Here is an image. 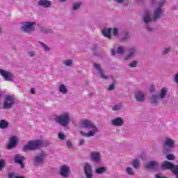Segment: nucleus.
I'll list each match as a JSON object with an SVG mask.
<instances>
[{
    "label": "nucleus",
    "instance_id": "nucleus-1",
    "mask_svg": "<svg viewBox=\"0 0 178 178\" xmlns=\"http://www.w3.org/2000/svg\"><path fill=\"white\" fill-rule=\"evenodd\" d=\"M80 127L81 129H88L89 130L87 133L80 131L79 134L82 137H86V138H90V137H94L97 133L99 132V129L97 125H95L90 120H83L81 122Z\"/></svg>",
    "mask_w": 178,
    "mask_h": 178
},
{
    "label": "nucleus",
    "instance_id": "nucleus-2",
    "mask_svg": "<svg viewBox=\"0 0 178 178\" xmlns=\"http://www.w3.org/2000/svg\"><path fill=\"white\" fill-rule=\"evenodd\" d=\"M49 142L46 140H30L24 147V151H35L42 148V147H49Z\"/></svg>",
    "mask_w": 178,
    "mask_h": 178
},
{
    "label": "nucleus",
    "instance_id": "nucleus-3",
    "mask_svg": "<svg viewBox=\"0 0 178 178\" xmlns=\"http://www.w3.org/2000/svg\"><path fill=\"white\" fill-rule=\"evenodd\" d=\"M70 116H72V114H70V113L63 112L60 115L55 118V122L63 127H67V126H69V123L72 122Z\"/></svg>",
    "mask_w": 178,
    "mask_h": 178
},
{
    "label": "nucleus",
    "instance_id": "nucleus-4",
    "mask_svg": "<svg viewBox=\"0 0 178 178\" xmlns=\"http://www.w3.org/2000/svg\"><path fill=\"white\" fill-rule=\"evenodd\" d=\"M163 153L165 154H170L171 151L170 148H175V147H176V140L169 137H166L163 141Z\"/></svg>",
    "mask_w": 178,
    "mask_h": 178
},
{
    "label": "nucleus",
    "instance_id": "nucleus-5",
    "mask_svg": "<svg viewBox=\"0 0 178 178\" xmlns=\"http://www.w3.org/2000/svg\"><path fill=\"white\" fill-rule=\"evenodd\" d=\"M35 22H23L21 25V30L27 34H31L35 30Z\"/></svg>",
    "mask_w": 178,
    "mask_h": 178
},
{
    "label": "nucleus",
    "instance_id": "nucleus-6",
    "mask_svg": "<svg viewBox=\"0 0 178 178\" xmlns=\"http://www.w3.org/2000/svg\"><path fill=\"white\" fill-rule=\"evenodd\" d=\"M93 67L97 72L99 79H102V80H108L109 77L105 74V70L102 68L101 64L94 63Z\"/></svg>",
    "mask_w": 178,
    "mask_h": 178
},
{
    "label": "nucleus",
    "instance_id": "nucleus-7",
    "mask_svg": "<svg viewBox=\"0 0 178 178\" xmlns=\"http://www.w3.org/2000/svg\"><path fill=\"white\" fill-rule=\"evenodd\" d=\"M15 102H16V99H15V97L13 95H7L3 102V108L10 109L11 108H13Z\"/></svg>",
    "mask_w": 178,
    "mask_h": 178
},
{
    "label": "nucleus",
    "instance_id": "nucleus-8",
    "mask_svg": "<svg viewBox=\"0 0 178 178\" xmlns=\"http://www.w3.org/2000/svg\"><path fill=\"white\" fill-rule=\"evenodd\" d=\"M161 168L162 169L172 170V173L177 175L178 178V165H175L174 163L169 161H164L161 165Z\"/></svg>",
    "mask_w": 178,
    "mask_h": 178
},
{
    "label": "nucleus",
    "instance_id": "nucleus-9",
    "mask_svg": "<svg viewBox=\"0 0 178 178\" xmlns=\"http://www.w3.org/2000/svg\"><path fill=\"white\" fill-rule=\"evenodd\" d=\"M47 158V152H42L38 155L35 156L33 159V163L35 166L40 165H44V160Z\"/></svg>",
    "mask_w": 178,
    "mask_h": 178
},
{
    "label": "nucleus",
    "instance_id": "nucleus-10",
    "mask_svg": "<svg viewBox=\"0 0 178 178\" xmlns=\"http://www.w3.org/2000/svg\"><path fill=\"white\" fill-rule=\"evenodd\" d=\"M155 19H154V17L152 15L151 12L148 10H145L143 15V23H145V24H150Z\"/></svg>",
    "mask_w": 178,
    "mask_h": 178
},
{
    "label": "nucleus",
    "instance_id": "nucleus-11",
    "mask_svg": "<svg viewBox=\"0 0 178 178\" xmlns=\"http://www.w3.org/2000/svg\"><path fill=\"white\" fill-rule=\"evenodd\" d=\"M59 173L62 177L67 178L69 177V175L72 173L70 170V167L67 165H63L60 167Z\"/></svg>",
    "mask_w": 178,
    "mask_h": 178
},
{
    "label": "nucleus",
    "instance_id": "nucleus-12",
    "mask_svg": "<svg viewBox=\"0 0 178 178\" xmlns=\"http://www.w3.org/2000/svg\"><path fill=\"white\" fill-rule=\"evenodd\" d=\"M136 54H137V48L134 47H129L127 50V54L124 57V59L125 60H129V59H132V58H134V56H136Z\"/></svg>",
    "mask_w": 178,
    "mask_h": 178
},
{
    "label": "nucleus",
    "instance_id": "nucleus-13",
    "mask_svg": "<svg viewBox=\"0 0 178 178\" xmlns=\"http://www.w3.org/2000/svg\"><path fill=\"white\" fill-rule=\"evenodd\" d=\"M0 74L6 81H13L15 76L12 72L4 70H0Z\"/></svg>",
    "mask_w": 178,
    "mask_h": 178
},
{
    "label": "nucleus",
    "instance_id": "nucleus-14",
    "mask_svg": "<svg viewBox=\"0 0 178 178\" xmlns=\"http://www.w3.org/2000/svg\"><path fill=\"white\" fill-rule=\"evenodd\" d=\"M134 96L137 102H144L145 101V93L143 90L135 91Z\"/></svg>",
    "mask_w": 178,
    "mask_h": 178
},
{
    "label": "nucleus",
    "instance_id": "nucleus-15",
    "mask_svg": "<svg viewBox=\"0 0 178 178\" xmlns=\"http://www.w3.org/2000/svg\"><path fill=\"white\" fill-rule=\"evenodd\" d=\"M111 124L115 127H120L124 124V120L122 117L115 118L111 120Z\"/></svg>",
    "mask_w": 178,
    "mask_h": 178
},
{
    "label": "nucleus",
    "instance_id": "nucleus-16",
    "mask_svg": "<svg viewBox=\"0 0 178 178\" xmlns=\"http://www.w3.org/2000/svg\"><path fill=\"white\" fill-rule=\"evenodd\" d=\"M86 178H92V166L88 163H86L83 166Z\"/></svg>",
    "mask_w": 178,
    "mask_h": 178
},
{
    "label": "nucleus",
    "instance_id": "nucleus-17",
    "mask_svg": "<svg viewBox=\"0 0 178 178\" xmlns=\"http://www.w3.org/2000/svg\"><path fill=\"white\" fill-rule=\"evenodd\" d=\"M90 159L95 163H98L101 161V153L99 152H92L90 153Z\"/></svg>",
    "mask_w": 178,
    "mask_h": 178
},
{
    "label": "nucleus",
    "instance_id": "nucleus-18",
    "mask_svg": "<svg viewBox=\"0 0 178 178\" xmlns=\"http://www.w3.org/2000/svg\"><path fill=\"white\" fill-rule=\"evenodd\" d=\"M19 141V138H17V136H13L10 139V142L8 145L7 146L8 149H12V148H15L16 145H17V143Z\"/></svg>",
    "mask_w": 178,
    "mask_h": 178
},
{
    "label": "nucleus",
    "instance_id": "nucleus-19",
    "mask_svg": "<svg viewBox=\"0 0 178 178\" xmlns=\"http://www.w3.org/2000/svg\"><path fill=\"white\" fill-rule=\"evenodd\" d=\"M24 159H26V158L23 156H20L19 154H16L15 156V163H18L22 169L24 168V163H23V161H24Z\"/></svg>",
    "mask_w": 178,
    "mask_h": 178
},
{
    "label": "nucleus",
    "instance_id": "nucleus-20",
    "mask_svg": "<svg viewBox=\"0 0 178 178\" xmlns=\"http://www.w3.org/2000/svg\"><path fill=\"white\" fill-rule=\"evenodd\" d=\"M162 13H163V9L159 8H156L154 11V20L156 22V20H158V19L161 18V16H162Z\"/></svg>",
    "mask_w": 178,
    "mask_h": 178
},
{
    "label": "nucleus",
    "instance_id": "nucleus-21",
    "mask_svg": "<svg viewBox=\"0 0 178 178\" xmlns=\"http://www.w3.org/2000/svg\"><path fill=\"white\" fill-rule=\"evenodd\" d=\"M159 166V163L154 161H149L145 165V168H146V169H156Z\"/></svg>",
    "mask_w": 178,
    "mask_h": 178
},
{
    "label": "nucleus",
    "instance_id": "nucleus-22",
    "mask_svg": "<svg viewBox=\"0 0 178 178\" xmlns=\"http://www.w3.org/2000/svg\"><path fill=\"white\" fill-rule=\"evenodd\" d=\"M38 5L42 8H51V6H52V2L49 0H40Z\"/></svg>",
    "mask_w": 178,
    "mask_h": 178
},
{
    "label": "nucleus",
    "instance_id": "nucleus-23",
    "mask_svg": "<svg viewBox=\"0 0 178 178\" xmlns=\"http://www.w3.org/2000/svg\"><path fill=\"white\" fill-rule=\"evenodd\" d=\"M112 29L111 28H104L102 30V35L104 37H106V38H108V40H111V38H112Z\"/></svg>",
    "mask_w": 178,
    "mask_h": 178
},
{
    "label": "nucleus",
    "instance_id": "nucleus-24",
    "mask_svg": "<svg viewBox=\"0 0 178 178\" xmlns=\"http://www.w3.org/2000/svg\"><path fill=\"white\" fill-rule=\"evenodd\" d=\"M124 172L128 176H134L136 175V170L131 166H127Z\"/></svg>",
    "mask_w": 178,
    "mask_h": 178
},
{
    "label": "nucleus",
    "instance_id": "nucleus-25",
    "mask_svg": "<svg viewBox=\"0 0 178 178\" xmlns=\"http://www.w3.org/2000/svg\"><path fill=\"white\" fill-rule=\"evenodd\" d=\"M161 99H162L159 95H153L150 99L151 104H155L156 105H158L159 102H161Z\"/></svg>",
    "mask_w": 178,
    "mask_h": 178
},
{
    "label": "nucleus",
    "instance_id": "nucleus-26",
    "mask_svg": "<svg viewBox=\"0 0 178 178\" xmlns=\"http://www.w3.org/2000/svg\"><path fill=\"white\" fill-rule=\"evenodd\" d=\"M58 92L63 95H66V94L69 92V91L67 90V88L64 84L60 85V86L58 87Z\"/></svg>",
    "mask_w": 178,
    "mask_h": 178
},
{
    "label": "nucleus",
    "instance_id": "nucleus-27",
    "mask_svg": "<svg viewBox=\"0 0 178 178\" xmlns=\"http://www.w3.org/2000/svg\"><path fill=\"white\" fill-rule=\"evenodd\" d=\"M131 165L134 168V169H138L141 165V161L138 159H134L131 162Z\"/></svg>",
    "mask_w": 178,
    "mask_h": 178
},
{
    "label": "nucleus",
    "instance_id": "nucleus-28",
    "mask_svg": "<svg viewBox=\"0 0 178 178\" xmlns=\"http://www.w3.org/2000/svg\"><path fill=\"white\" fill-rule=\"evenodd\" d=\"M122 108L123 103H118L112 107V111H113L114 112H118V111H121Z\"/></svg>",
    "mask_w": 178,
    "mask_h": 178
},
{
    "label": "nucleus",
    "instance_id": "nucleus-29",
    "mask_svg": "<svg viewBox=\"0 0 178 178\" xmlns=\"http://www.w3.org/2000/svg\"><path fill=\"white\" fill-rule=\"evenodd\" d=\"M38 44H40V47H42L43 51L44 52H49L51 51V47L47 45V44L42 42H38Z\"/></svg>",
    "mask_w": 178,
    "mask_h": 178
},
{
    "label": "nucleus",
    "instance_id": "nucleus-30",
    "mask_svg": "<svg viewBox=\"0 0 178 178\" xmlns=\"http://www.w3.org/2000/svg\"><path fill=\"white\" fill-rule=\"evenodd\" d=\"M9 126V122H8V121L5 120H0V129H8Z\"/></svg>",
    "mask_w": 178,
    "mask_h": 178
},
{
    "label": "nucleus",
    "instance_id": "nucleus-31",
    "mask_svg": "<svg viewBox=\"0 0 178 178\" xmlns=\"http://www.w3.org/2000/svg\"><path fill=\"white\" fill-rule=\"evenodd\" d=\"M167 94H168V88H163L161 89V91L160 94L159 95V97H160V98L161 99H164V98H165V97H166Z\"/></svg>",
    "mask_w": 178,
    "mask_h": 178
},
{
    "label": "nucleus",
    "instance_id": "nucleus-32",
    "mask_svg": "<svg viewBox=\"0 0 178 178\" xmlns=\"http://www.w3.org/2000/svg\"><path fill=\"white\" fill-rule=\"evenodd\" d=\"M63 63L65 65V66H67V67H70L73 66V60L72 59L64 60L63 61Z\"/></svg>",
    "mask_w": 178,
    "mask_h": 178
},
{
    "label": "nucleus",
    "instance_id": "nucleus-33",
    "mask_svg": "<svg viewBox=\"0 0 178 178\" xmlns=\"http://www.w3.org/2000/svg\"><path fill=\"white\" fill-rule=\"evenodd\" d=\"M105 172H106V168H105L104 167H99L96 168L95 170V172L97 175H102V173H105Z\"/></svg>",
    "mask_w": 178,
    "mask_h": 178
},
{
    "label": "nucleus",
    "instance_id": "nucleus-34",
    "mask_svg": "<svg viewBox=\"0 0 178 178\" xmlns=\"http://www.w3.org/2000/svg\"><path fill=\"white\" fill-rule=\"evenodd\" d=\"M145 29L147 33H152L154 31V28H152V25L150 24H145Z\"/></svg>",
    "mask_w": 178,
    "mask_h": 178
},
{
    "label": "nucleus",
    "instance_id": "nucleus-35",
    "mask_svg": "<svg viewBox=\"0 0 178 178\" xmlns=\"http://www.w3.org/2000/svg\"><path fill=\"white\" fill-rule=\"evenodd\" d=\"M81 6V2H76L72 6L73 10H79V8Z\"/></svg>",
    "mask_w": 178,
    "mask_h": 178
},
{
    "label": "nucleus",
    "instance_id": "nucleus-36",
    "mask_svg": "<svg viewBox=\"0 0 178 178\" xmlns=\"http://www.w3.org/2000/svg\"><path fill=\"white\" fill-rule=\"evenodd\" d=\"M129 67H137L138 66V61L133 60L128 65Z\"/></svg>",
    "mask_w": 178,
    "mask_h": 178
},
{
    "label": "nucleus",
    "instance_id": "nucleus-37",
    "mask_svg": "<svg viewBox=\"0 0 178 178\" xmlns=\"http://www.w3.org/2000/svg\"><path fill=\"white\" fill-rule=\"evenodd\" d=\"M111 31H113L114 37H119V29L118 28L111 29Z\"/></svg>",
    "mask_w": 178,
    "mask_h": 178
},
{
    "label": "nucleus",
    "instance_id": "nucleus-38",
    "mask_svg": "<svg viewBox=\"0 0 178 178\" xmlns=\"http://www.w3.org/2000/svg\"><path fill=\"white\" fill-rule=\"evenodd\" d=\"M27 55L28 56H29L30 58H34V56H35L36 54L35 51L33 50H29L27 51Z\"/></svg>",
    "mask_w": 178,
    "mask_h": 178
},
{
    "label": "nucleus",
    "instance_id": "nucleus-39",
    "mask_svg": "<svg viewBox=\"0 0 178 178\" xmlns=\"http://www.w3.org/2000/svg\"><path fill=\"white\" fill-rule=\"evenodd\" d=\"M165 3H166V0H160L157 3V4H158L157 8H161V9H162V7L165 5Z\"/></svg>",
    "mask_w": 178,
    "mask_h": 178
},
{
    "label": "nucleus",
    "instance_id": "nucleus-40",
    "mask_svg": "<svg viewBox=\"0 0 178 178\" xmlns=\"http://www.w3.org/2000/svg\"><path fill=\"white\" fill-rule=\"evenodd\" d=\"M124 48H123L122 47H120V46L118 47L117 53L119 55H122V54H124Z\"/></svg>",
    "mask_w": 178,
    "mask_h": 178
},
{
    "label": "nucleus",
    "instance_id": "nucleus-41",
    "mask_svg": "<svg viewBox=\"0 0 178 178\" xmlns=\"http://www.w3.org/2000/svg\"><path fill=\"white\" fill-rule=\"evenodd\" d=\"M170 50H171L170 47H165V48H164L163 49V51H162L163 55H168V54L169 52H170Z\"/></svg>",
    "mask_w": 178,
    "mask_h": 178
},
{
    "label": "nucleus",
    "instance_id": "nucleus-42",
    "mask_svg": "<svg viewBox=\"0 0 178 178\" xmlns=\"http://www.w3.org/2000/svg\"><path fill=\"white\" fill-rule=\"evenodd\" d=\"M5 165H6L5 160L1 159L0 160V170H2V168H5Z\"/></svg>",
    "mask_w": 178,
    "mask_h": 178
},
{
    "label": "nucleus",
    "instance_id": "nucleus-43",
    "mask_svg": "<svg viewBox=\"0 0 178 178\" xmlns=\"http://www.w3.org/2000/svg\"><path fill=\"white\" fill-rule=\"evenodd\" d=\"M58 138H60V140H66V136L63 133H58Z\"/></svg>",
    "mask_w": 178,
    "mask_h": 178
},
{
    "label": "nucleus",
    "instance_id": "nucleus-44",
    "mask_svg": "<svg viewBox=\"0 0 178 178\" xmlns=\"http://www.w3.org/2000/svg\"><path fill=\"white\" fill-rule=\"evenodd\" d=\"M84 144H86V139L84 138L79 139V147H81V145H84Z\"/></svg>",
    "mask_w": 178,
    "mask_h": 178
},
{
    "label": "nucleus",
    "instance_id": "nucleus-45",
    "mask_svg": "<svg viewBox=\"0 0 178 178\" xmlns=\"http://www.w3.org/2000/svg\"><path fill=\"white\" fill-rule=\"evenodd\" d=\"M166 159H168V161H173L175 159V155H173V154H168L166 156Z\"/></svg>",
    "mask_w": 178,
    "mask_h": 178
},
{
    "label": "nucleus",
    "instance_id": "nucleus-46",
    "mask_svg": "<svg viewBox=\"0 0 178 178\" xmlns=\"http://www.w3.org/2000/svg\"><path fill=\"white\" fill-rule=\"evenodd\" d=\"M128 39H129V33H125L124 34V37H122V38H121L122 41H126V40H128Z\"/></svg>",
    "mask_w": 178,
    "mask_h": 178
},
{
    "label": "nucleus",
    "instance_id": "nucleus-47",
    "mask_svg": "<svg viewBox=\"0 0 178 178\" xmlns=\"http://www.w3.org/2000/svg\"><path fill=\"white\" fill-rule=\"evenodd\" d=\"M115 3H124L126 2V0H113Z\"/></svg>",
    "mask_w": 178,
    "mask_h": 178
},
{
    "label": "nucleus",
    "instance_id": "nucleus-48",
    "mask_svg": "<svg viewBox=\"0 0 178 178\" xmlns=\"http://www.w3.org/2000/svg\"><path fill=\"white\" fill-rule=\"evenodd\" d=\"M108 91H113V90H115V85L114 84H111L108 86Z\"/></svg>",
    "mask_w": 178,
    "mask_h": 178
},
{
    "label": "nucleus",
    "instance_id": "nucleus-49",
    "mask_svg": "<svg viewBox=\"0 0 178 178\" xmlns=\"http://www.w3.org/2000/svg\"><path fill=\"white\" fill-rule=\"evenodd\" d=\"M66 144H67V148H72V141L67 140Z\"/></svg>",
    "mask_w": 178,
    "mask_h": 178
},
{
    "label": "nucleus",
    "instance_id": "nucleus-50",
    "mask_svg": "<svg viewBox=\"0 0 178 178\" xmlns=\"http://www.w3.org/2000/svg\"><path fill=\"white\" fill-rule=\"evenodd\" d=\"M175 81L178 84V72L175 75Z\"/></svg>",
    "mask_w": 178,
    "mask_h": 178
},
{
    "label": "nucleus",
    "instance_id": "nucleus-51",
    "mask_svg": "<svg viewBox=\"0 0 178 178\" xmlns=\"http://www.w3.org/2000/svg\"><path fill=\"white\" fill-rule=\"evenodd\" d=\"M111 55L113 56H115V55H116V50H115V49H111Z\"/></svg>",
    "mask_w": 178,
    "mask_h": 178
},
{
    "label": "nucleus",
    "instance_id": "nucleus-52",
    "mask_svg": "<svg viewBox=\"0 0 178 178\" xmlns=\"http://www.w3.org/2000/svg\"><path fill=\"white\" fill-rule=\"evenodd\" d=\"M31 94H35V88H32L31 89Z\"/></svg>",
    "mask_w": 178,
    "mask_h": 178
},
{
    "label": "nucleus",
    "instance_id": "nucleus-53",
    "mask_svg": "<svg viewBox=\"0 0 178 178\" xmlns=\"http://www.w3.org/2000/svg\"><path fill=\"white\" fill-rule=\"evenodd\" d=\"M176 9H177V6H172L171 7V10H176Z\"/></svg>",
    "mask_w": 178,
    "mask_h": 178
},
{
    "label": "nucleus",
    "instance_id": "nucleus-54",
    "mask_svg": "<svg viewBox=\"0 0 178 178\" xmlns=\"http://www.w3.org/2000/svg\"><path fill=\"white\" fill-rule=\"evenodd\" d=\"M155 177H156V178H166L165 177H162V176H161L160 174L156 175Z\"/></svg>",
    "mask_w": 178,
    "mask_h": 178
},
{
    "label": "nucleus",
    "instance_id": "nucleus-55",
    "mask_svg": "<svg viewBox=\"0 0 178 178\" xmlns=\"http://www.w3.org/2000/svg\"><path fill=\"white\" fill-rule=\"evenodd\" d=\"M2 95H3V92H2V90H0V101L2 98Z\"/></svg>",
    "mask_w": 178,
    "mask_h": 178
},
{
    "label": "nucleus",
    "instance_id": "nucleus-56",
    "mask_svg": "<svg viewBox=\"0 0 178 178\" xmlns=\"http://www.w3.org/2000/svg\"><path fill=\"white\" fill-rule=\"evenodd\" d=\"M67 0H60V2H66Z\"/></svg>",
    "mask_w": 178,
    "mask_h": 178
},
{
    "label": "nucleus",
    "instance_id": "nucleus-57",
    "mask_svg": "<svg viewBox=\"0 0 178 178\" xmlns=\"http://www.w3.org/2000/svg\"><path fill=\"white\" fill-rule=\"evenodd\" d=\"M152 3H155V0H152Z\"/></svg>",
    "mask_w": 178,
    "mask_h": 178
},
{
    "label": "nucleus",
    "instance_id": "nucleus-58",
    "mask_svg": "<svg viewBox=\"0 0 178 178\" xmlns=\"http://www.w3.org/2000/svg\"><path fill=\"white\" fill-rule=\"evenodd\" d=\"M44 33H47V31H44Z\"/></svg>",
    "mask_w": 178,
    "mask_h": 178
}]
</instances>
